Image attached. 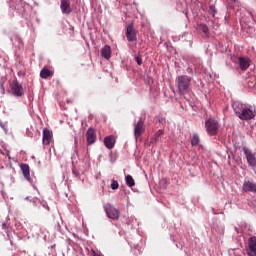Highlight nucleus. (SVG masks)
<instances>
[{
  "label": "nucleus",
  "mask_w": 256,
  "mask_h": 256,
  "mask_svg": "<svg viewBox=\"0 0 256 256\" xmlns=\"http://www.w3.org/2000/svg\"><path fill=\"white\" fill-rule=\"evenodd\" d=\"M2 229H4V230L7 229V224L3 223L2 224Z\"/></svg>",
  "instance_id": "c756f323"
},
{
  "label": "nucleus",
  "mask_w": 256,
  "mask_h": 256,
  "mask_svg": "<svg viewBox=\"0 0 256 256\" xmlns=\"http://www.w3.org/2000/svg\"><path fill=\"white\" fill-rule=\"evenodd\" d=\"M51 75H53L51 73V70L47 69V68H43L41 71H40V77L41 79H47L48 77H51Z\"/></svg>",
  "instance_id": "a211bd4d"
},
{
  "label": "nucleus",
  "mask_w": 256,
  "mask_h": 256,
  "mask_svg": "<svg viewBox=\"0 0 256 256\" xmlns=\"http://www.w3.org/2000/svg\"><path fill=\"white\" fill-rule=\"evenodd\" d=\"M231 1H233V3H237V0H231Z\"/></svg>",
  "instance_id": "2f4dec72"
},
{
  "label": "nucleus",
  "mask_w": 256,
  "mask_h": 256,
  "mask_svg": "<svg viewBox=\"0 0 256 256\" xmlns=\"http://www.w3.org/2000/svg\"><path fill=\"white\" fill-rule=\"evenodd\" d=\"M205 127L208 135H217V132L219 131V122L213 119L206 120Z\"/></svg>",
  "instance_id": "7ed1b4c3"
},
{
  "label": "nucleus",
  "mask_w": 256,
  "mask_h": 256,
  "mask_svg": "<svg viewBox=\"0 0 256 256\" xmlns=\"http://www.w3.org/2000/svg\"><path fill=\"white\" fill-rule=\"evenodd\" d=\"M210 11H211L212 15H215V13H217L215 6H210Z\"/></svg>",
  "instance_id": "393cba45"
},
{
  "label": "nucleus",
  "mask_w": 256,
  "mask_h": 256,
  "mask_svg": "<svg viewBox=\"0 0 256 256\" xmlns=\"http://www.w3.org/2000/svg\"><path fill=\"white\" fill-rule=\"evenodd\" d=\"M248 256H256V237L253 236L249 239V244H248Z\"/></svg>",
  "instance_id": "9b49d317"
},
{
  "label": "nucleus",
  "mask_w": 256,
  "mask_h": 256,
  "mask_svg": "<svg viewBox=\"0 0 256 256\" xmlns=\"http://www.w3.org/2000/svg\"><path fill=\"white\" fill-rule=\"evenodd\" d=\"M87 145H93L97 141V135L95 134V129L89 128L86 132Z\"/></svg>",
  "instance_id": "1a4fd4ad"
},
{
  "label": "nucleus",
  "mask_w": 256,
  "mask_h": 256,
  "mask_svg": "<svg viewBox=\"0 0 256 256\" xmlns=\"http://www.w3.org/2000/svg\"><path fill=\"white\" fill-rule=\"evenodd\" d=\"M111 189H113V191H115V189H119V182L117 180L112 181Z\"/></svg>",
  "instance_id": "4be33fe9"
},
{
  "label": "nucleus",
  "mask_w": 256,
  "mask_h": 256,
  "mask_svg": "<svg viewBox=\"0 0 256 256\" xmlns=\"http://www.w3.org/2000/svg\"><path fill=\"white\" fill-rule=\"evenodd\" d=\"M126 38L129 39V25H126Z\"/></svg>",
  "instance_id": "a878e982"
},
{
  "label": "nucleus",
  "mask_w": 256,
  "mask_h": 256,
  "mask_svg": "<svg viewBox=\"0 0 256 256\" xmlns=\"http://www.w3.org/2000/svg\"><path fill=\"white\" fill-rule=\"evenodd\" d=\"M101 55L104 59H111V47L106 45L101 50Z\"/></svg>",
  "instance_id": "dca6fc26"
},
{
  "label": "nucleus",
  "mask_w": 256,
  "mask_h": 256,
  "mask_svg": "<svg viewBox=\"0 0 256 256\" xmlns=\"http://www.w3.org/2000/svg\"><path fill=\"white\" fill-rule=\"evenodd\" d=\"M92 256H102L101 254L95 252L94 250H92Z\"/></svg>",
  "instance_id": "bb28decb"
},
{
  "label": "nucleus",
  "mask_w": 256,
  "mask_h": 256,
  "mask_svg": "<svg viewBox=\"0 0 256 256\" xmlns=\"http://www.w3.org/2000/svg\"><path fill=\"white\" fill-rule=\"evenodd\" d=\"M242 191L245 193H256V183L251 181H244Z\"/></svg>",
  "instance_id": "9d476101"
},
{
  "label": "nucleus",
  "mask_w": 256,
  "mask_h": 256,
  "mask_svg": "<svg viewBox=\"0 0 256 256\" xmlns=\"http://www.w3.org/2000/svg\"><path fill=\"white\" fill-rule=\"evenodd\" d=\"M163 135V130H158L155 134L154 137L152 138V143L157 144L159 143V137Z\"/></svg>",
  "instance_id": "aec40b11"
},
{
  "label": "nucleus",
  "mask_w": 256,
  "mask_h": 256,
  "mask_svg": "<svg viewBox=\"0 0 256 256\" xmlns=\"http://www.w3.org/2000/svg\"><path fill=\"white\" fill-rule=\"evenodd\" d=\"M200 141H201V140L199 139V135L193 134V136H192V138H191V145H192L193 147H195V146L199 145Z\"/></svg>",
  "instance_id": "412c9836"
},
{
  "label": "nucleus",
  "mask_w": 256,
  "mask_h": 256,
  "mask_svg": "<svg viewBox=\"0 0 256 256\" xmlns=\"http://www.w3.org/2000/svg\"><path fill=\"white\" fill-rule=\"evenodd\" d=\"M232 109H234V112L241 121H251V119H255V110L244 104L234 102L232 103Z\"/></svg>",
  "instance_id": "f257e3e1"
},
{
  "label": "nucleus",
  "mask_w": 256,
  "mask_h": 256,
  "mask_svg": "<svg viewBox=\"0 0 256 256\" xmlns=\"http://www.w3.org/2000/svg\"><path fill=\"white\" fill-rule=\"evenodd\" d=\"M104 210L109 219H119V210L111 206V204L104 205Z\"/></svg>",
  "instance_id": "20e7f679"
},
{
  "label": "nucleus",
  "mask_w": 256,
  "mask_h": 256,
  "mask_svg": "<svg viewBox=\"0 0 256 256\" xmlns=\"http://www.w3.org/2000/svg\"><path fill=\"white\" fill-rule=\"evenodd\" d=\"M126 185H129V175L125 176Z\"/></svg>",
  "instance_id": "cd10ccee"
},
{
  "label": "nucleus",
  "mask_w": 256,
  "mask_h": 256,
  "mask_svg": "<svg viewBox=\"0 0 256 256\" xmlns=\"http://www.w3.org/2000/svg\"><path fill=\"white\" fill-rule=\"evenodd\" d=\"M176 87L179 95H187L191 91V77L181 75L176 78Z\"/></svg>",
  "instance_id": "f03ea898"
},
{
  "label": "nucleus",
  "mask_w": 256,
  "mask_h": 256,
  "mask_svg": "<svg viewBox=\"0 0 256 256\" xmlns=\"http://www.w3.org/2000/svg\"><path fill=\"white\" fill-rule=\"evenodd\" d=\"M238 64L240 65L241 71H247L248 67L251 66V60L246 57H239Z\"/></svg>",
  "instance_id": "f8f14e48"
},
{
  "label": "nucleus",
  "mask_w": 256,
  "mask_h": 256,
  "mask_svg": "<svg viewBox=\"0 0 256 256\" xmlns=\"http://www.w3.org/2000/svg\"><path fill=\"white\" fill-rule=\"evenodd\" d=\"M159 123H165V118H161V119L159 120Z\"/></svg>",
  "instance_id": "7c9ffc66"
},
{
  "label": "nucleus",
  "mask_w": 256,
  "mask_h": 256,
  "mask_svg": "<svg viewBox=\"0 0 256 256\" xmlns=\"http://www.w3.org/2000/svg\"><path fill=\"white\" fill-rule=\"evenodd\" d=\"M135 185V180L133 179L132 176H129V187H134Z\"/></svg>",
  "instance_id": "b1692460"
},
{
  "label": "nucleus",
  "mask_w": 256,
  "mask_h": 256,
  "mask_svg": "<svg viewBox=\"0 0 256 256\" xmlns=\"http://www.w3.org/2000/svg\"><path fill=\"white\" fill-rule=\"evenodd\" d=\"M51 139H53V132L47 128H44L42 138L43 145H49V143H51Z\"/></svg>",
  "instance_id": "4468645a"
},
{
  "label": "nucleus",
  "mask_w": 256,
  "mask_h": 256,
  "mask_svg": "<svg viewBox=\"0 0 256 256\" xmlns=\"http://www.w3.org/2000/svg\"><path fill=\"white\" fill-rule=\"evenodd\" d=\"M134 59L138 65H143V58H141V56H135Z\"/></svg>",
  "instance_id": "5701e85b"
},
{
  "label": "nucleus",
  "mask_w": 256,
  "mask_h": 256,
  "mask_svg": "<svg viewBox=\"0 0 256 256\" xmlns=\"http://www.w3.org/2000/svg\"><path fill=\"white\" fill-rule=\"evenodd\" d=\"M129 41H137V32L132 25H129Z\"/></svg>",
  "instance_id": "f3484780"
},
{
  "label": "nucleus",
  "mask_w": 256,
  "mask_h": 256,
  "mask_svg": "<svg viewBox=\"0 0 256 256\" xmlns=\"http://www.w3.org/2000/svg\"><path fill=\"white\" fill-rule=\"evenodd\" d=\"M20 169L22 171V175L28 183H33V178H31V168L29 167V164L22 163L20 165Z\"/></svg>",
  "instance_id": "0eeeda50"
},
{
  "label": "nucleus",
  "mask_w": 256,
  "mask_h": 256,
  "mask_svg": "<svg viewBox=\"0 0 256 256\" xmlns=\"http://www.w3.org/2000/svg\"><path fill=\"white\" fill-rule=\"evenodd\" d=\"M11 93L15 97H23L25 92L23 91V86L15 80L11 83Z\"/></svg>",
  "instance_id": "39448f33"
},
{
  "label": "nucleus",
  "mask_w": 256,
  "mask_h": 256,
  "mask_svg": "<svg viewBox=\"0 0 256 256\" xmlns=\"http://www.w3.org/2000/svg\"><path fill=\"white\" fill-rule=\"evenodd\" d=\"M198 30L204 33L206 37H209V27L205 24L198 25Z\"/></svg>",
  "instance_id": "6ab92c4d"
},
{
  "label": "nucleus",
  "mask_w": 256,
  "mask_h": 256,
  "mask_svg": "<svg viewBox=\"0 0 256 256\" xmlns=\"http://www.w3.org/2000/svg\"><path fill=\"white\" fill-rule=\"evenodd\" d=\"M249 15H250V17H251V19H252V20L256 21V20H255V17H256V16H255V15H253V13H252V12H249Z\"/></svg>",
  "instance_id": "c85d7f7f"
},
{
  "label": "nucleus",
  "mask_w": 256,
  "mask_h": 256,
  "mask_svg": "<svg viewBox=\"0 0 256 256\" xmlns=\"http://www.w3.org/2000/svg\"><path fill=\"white\" fill-rule=\"evenodd\" d=\"M60 8L64 15H69L72 11L71 2H69V0H61Z\"/></svg>",
  "instance_id": "ddd939ff"
},
{
  "label": "nucleus",
  "mask_w": 256,
  "mask_h": 256,
  "mask_svg": "<svg viewBox=\"0 0 256 256\" xmlns=\"http://www.w3.org/2000/svg\"><path fill=\"white\" fill-rule=\"evenodd\" d=\"M145 133V126L143 125V120H139L137 123L134 124V135L136 139L141 137V134Z\"/></svg>",
  "instance_id": "6e6552de"
},
{
  "label": "nucleus",
  "mask_w": 256,
  "mask_h": 256,
  "mask_svg": "<svg viewBox=\"0 0 256 256\" xmlns=\"http://www.w3.org/2000/svg\"><path fill=\"white\" fill-rule=\"evenodd\" d=\"M243 152L246 156L248 165H250V167H256L255 154L251 150H249V148H247V147L243 148Z\"/></svg>",
  "instance_id": "423d86ee"
},
{
  "label": "nucleus",
  "mask_w": 256,
  "mask_h": 256,
  "mask_svg": "<svg viewBox=\"0 0 256 256\" xmlns=\"http://www.w3.org/2000/svg\"><path fill=\"white\" fill-rule=\"evenodd\" d=\"M116 138L113 135L104 138V145L107 149H113L115 147Z\"/></svg>",
  "instance_id": "2eb2a0df"
}]
</instances>
